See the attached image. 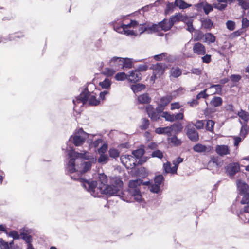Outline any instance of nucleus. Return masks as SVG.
<instances>
[{"label":"nucleus","mask_w":249,"mask_h":249,"mask_svg":"<svg viewBox=\"0 0 249 249\" xmlns=\"http://www.w3.org/2000/svg\"><path fill=\"white\" fill-rule=\"evenodd\" d=\"M89 89H95V85L93 83H89L85 86L79 95L72 101L74 105V109L75 106L80 103L82 104V106L88 101L90 106H97L100 104V101L96 99V94L93 91H90Z\"/></svg>","instance_id":"obj_1"},{"label":"nucleus","mask_w":249,"mask_h":249,"mask_svg":"<svg viewBox=\"0 0 249 249\" xmlns=\"http://www.w3.org/2000/svg\"><path fill=\"white\" fill-rule=\"evenodd\" d=\"M92 163L90 161H84L81 164L82 166V170L77 175L71 176V178L74 180L79 181L81 183L82 186L91 195L96 196L95 190L97 185V181L86 179L82 177V174L86 173L91 169Z\"/></svg>","instance_id":"obj_2"},{"label":"nucleus","mask_w":249,"mask_h":249,"mask_svg":"<svg viewBox=\"0 0 249 249\" xmlns=\"http://www.w3.org/2000/svg\"><path fill=\"white\" fill-rule=\"evenodd\" d=\"M142 185H149V181L143 182L141 179L131 180L129 182L128 189L125 191L123 194L128 196L132 197L137 202L140 203L142 201L140 187Z\"/></svg>","instance_id":"obj_3"},{"label":"nucleus","mask_w":249,"mask_h":249,"mask_svg":"<svg viewBox=\"0 0 249 249\" xmlns=\"http://www.w3.org/2000/svg\"><path fill=\"white\" fill-rule=\"evenodd\" d=\"M124 183L121 178H116L113 179L110 185H107L105 187H102L100 185L96 186L97 189L102 194H105L107 196H118L122 193L121 190L123 186Z\"/></svg>","instance_id":"obj_4"},{"label":"nucleus","mask_w":249,"mask_h":249,"mask_svg":"<svg viewBox=\"0 0 249 249\" xmlns=\"http://www.w3.org/2000/svg\"><path fill=\"white\" fill-rule=\"evenodd\" d=\"M68 155L70 158V160L67 164V174H71L76 171L75 158H79L83 160H88L89 159V156L86 155V152L82 153L76 152L73 147H70Z\"/></svg>","instance_id":"obj_5"},{"label":"nucleus","mask_w":249,"mask_h":249,"mask_svg":"<svg viewBox=\"0 0 249 249\" xmlns=\"http://www.w3.org/2000/svg\"><path fill=\"white\" fill-rule=\"evenodd\" d=\"M124 17L123 16H120L119 17H118L116 20L110 23V24L113 26L114 30L116 32L122 33L121 30L125 31V29H127L129 27H134L138 25L139 23L137 21L133 20H131L130 23L128 24L120 23L121 19H123Z\"/></svg>","instance_id":"obj_6"},{"label":"nucleus","mask_w":249,"mask_h":249,"mask_svg":"<svg viewBox=\"0 0 249 249\" xmlns=\"http://www.w3.org/2000/svg\"><path fill=\"white\" fill-rule=\"evenodd\" d=\"M87 136V134L82 128L79 129L77 133L70 137L67 144L68 145L69 143L72 142L75 146H81L85 142Z\"/></svg>","instance_id":"obj_7"},{"label":"nucleus","mask_w":249,"mask_h":249,"mask_svg":"<svg viewBox=\"0 0 249 249\" xmlns=\"http://www.w3.org/2000/svg\"><path fill=\"white\" fill-rule=\"evenodd\" d=\"M226 173L230 178H233L236 173L240 170V165L237 162H231L225 168Z\"/></svg>","instance_id":"obj_8"},{"label":"nucleus","mask_w":249,"mask_h":249,"mask_svg":"<svg viewBox=\"0 0 249 249\" xmlns=\"http://www.w3.org/2000/svg\"><path fill=\"white\" fill-rule=\"evenodd\" d=\"M168 68L167 64L164 63H157L153 64L150 67V69L153 70V72L160 77L165 72V70Z\"/></svg>","instance_id":"obj_9"},{"label":"nucleus","mask_w":249,"mask_h":249,"mask_svg":"<svg viewBox=\"0 0 249 249\" xmlns=\"http://www.w3.org/2000/svg\"><path fill=\"white\" fill-rule=\"evenodd\" d=\"M186 135L190 141L193 142H196L199 140V135L197 131L191 127L190 124H188L186 126Z\"/></svg>","instance_id":"obj_10"},{"label":"nucleus","mask_w":249,"mask_h":249,"mask_svg":"<svg viewBox=\"0 0 249 249\" xmlns=\"http://www.w3.org/2000/svg\"><path fill=\"white\" fill-rule=\"evenodd\" d=\"M122 58L113 57L109 61V65L117 71L122 69Z\"/></svg>","instance_id":"obj_11"},{"label":"nucleus","mask_w":249,"mask_h":249,"mask_svg":"<svg viewBox=\"0 0 249 249\" xmlns=\"http://www.w3.org/2000/svg\"><path fill=\"white\" fill-rule=\"evenodd\" d=\"M188 19V16L186 15H183L180 13H177L175 15L172 16L170 17L169 20L171 21V26H173L176 22L183 21L186 22Z\"/></svg>","instance_id":"obj_12"},{"label":"nucleus","mask_w":249,"mask_h":249,"mask_svg":"<svg viewBox=\"0 0 249 249\" xmlns=\"http://www.w3.org/2000/svg\"><path fill=\"white\" fill-rule=\"evenodd\" d=\"M146 111L152 120L157 121L159 119V113L154 109L152 105H148L146 107Z\"/></svg>","instance_id":"obj_13"},{"label":"nucleus","mask_w":249,"mask_h":249,"mask_svg":"<svg viewBox=\"0 0 249 249\" xmlns=\"http://www.w3.org/2000/svg\"><path fill=\"white\" fill-rule=\"evenodd\" d=\"M236 184L240 195L247 194L249 192V186L245 182L237 180Z\"/></svg>","instance_id":"obj_14"},{"label":"nucleus","mask_w":249,"mask_h":249,"mask_svg":"<svg viewBox=\"0 0 249 249\" xmlns=\"http://www.w3.org/2000/svg\"><path fill=\"white\" fill-rule=\"evenodd\" d=\"M215 152L219 156H223L230 154V150L226 145H218L215 147Z\"/></svg>","instance_id":"obj_15"},{"label":"nucleus","mask_w":249,"mask_h":249,"mask_svg":"<svg viewBox=\"0 0 249 249\" xmlns=\"http://www.w3.org/2000/svg\"><path fill=\"white\" fill-rule=\"evenodd\" d=\"M128 76V80L129 81L133 83H136L141 80L142 75L139 71L135 70L134 71H132Z\"/></svg>","instance_id":"obj_16"},{"label":"nucleus","mask_w":249,"mask_h":249,"mask_svg":"<svg viewBox=\"0 0 249 249\" xmlns=\"http://www.w3.org/2000/svg\"><path fill=\"white\" fill-rule=\"evenodd\" d=\"M193 51L198 55H204L206 53L205 48L201 43L197 42L194 44Z\"/></svg>","instance_id":"obj_17"},{"label":"nucleus","mask_w":249,"mask_h":249,"mask_svg":"<svg viewBox=\"0 0 249 249\" xmlns=\"http://www.w3.org/2000/svg\"><path fill=\"white\" fill-rule=\"evenodd\" d=\"M154 58L156 61H160L163 59L169 62L171 59V56L168 55L167 53H162L160 54L155 55L154 56Z\"/></svg>","instance_id":"obj_18"},{"label":"nucleus","mask_w":249,"mask_h":249,"mask_svg":"<svg viewBox=\"0 0 249 249\" xmlns=\"http://www.w3.org/2000/svg\"><path fill=\"white\" fill-rule=\"evenodd\" d=\"M159 24L160 28L165 32L169 30L173 27V26L171 25L170 20H167L165 19L159 22Z\"/></svg>","instance_id":"obj_19"},{"label":"nucleus","mask_w":249,"mask_h":249,"mask_svg":"<svg viewBox=\"0 0 249 249\" xmlns=\"http://www.w3.org/2000/svg\"><path fill=\"white\" fill-rule=\"evenodd\" d=\"M151 101L148 93H144L138 97V101L140 104H149Z\"/></svg>","instance_id":"obj_20"},{"label":"nucleus","mask_w":249,"mask_h":249,"mask_svg":"<svg viewBox=\"0 0 249 249\" xmlns=\"http://www.w3.org/2000/svg\"><path fill=\"white\" fill-rule=\"evenodd\" d=\"M130 161L128 162L127 164L129 165L128 166L125 165V167L127 169H132L136 166H137L140 165H142L143 163L145 161H142L141 160H137L134 157V160H130Z\"/></svg>","instance_id":"obj_21"},{"label":"nucleus","mask_w":249,"mask_h":249,"mask_svg":"<svg viewBox=\"0 0 249 249\" xmlns=\"http://www.w3.org/2000/svg\"><path fill=\"white\" fill-rule=\"evenodd\" d=\"M155 132L159 134H167L168 136H171V129L169 126L165 127H159L156 128Z\"/></svg>","instance_id":"obj_22"},{"label":"nucleus","mask_w":249,"mask_h":249,"mask_svg":"<svg viewBox=\"0 0 249 249\" xmlns=\"http://www.w3.org/2000/svg\"><path fill=\"white\" fill-rule=\"evenodd\" d=\"M201 27L208 30H210L213 25L212 20L209 18L201 20Z\"/></svg>","instance_id":"obj_23"},{"label":"nucleus","mask_w":249,"mask_h":249,"mask_svg":"<svg viewBox=\"0 0 249 249\" xmlns=\"http://www.w3.org/2000/svg\"><path fill=\"white\" fill-rule=\"evenodd\" d=\"M223 100L220 97L214 96L210 102L211 105L214 107H219L222 105Z\"/></svg>","instance_id":"obj_24"},{"label":"nucleus","mask_w":249,"mask_h":249,"mask_svg":"<svg viewBox=\"0 0 249 249\" xmlns=\"http://www.w3.org/2000/svg\"><path fill=\"white\" fill-rule=\"evenodd\" d=\"M211 163L215 164L217 167H220L222 166L223 161L218 156H213L211 157L209 164H210Z\"/></svg>","instance_id":"obj_25"},{"label":"nucleus","mask_w":249,"mask_h":249,"mask_svg":"<svg viewBox=\"0 0 249 249\" xmlns=\"http://www.w3.org/2000/svg\"><path fill=\"white\" fill-rule=\"evenodd\" d=\"M231 211L233 213L237 214L239 217L242 215V209H239V204L236 201L231 206Z\"/></svg>","instance_id":"obj_26"},{"label":"nucleus","mask_w":249,"mask_h":249,"mask_svg":"<svg viewBox=\"0 0 249 249\" xmlns=\"http://www.w3.org/2000/svg\"><path fill=\"white\" fill-rule=\"evenodd\" d=\"M170 76L174 78H178L182 74V71L178 67H172L170 71Z\"/></svg>","instance_id":"obj_27"},{"label":"nucleus","mask_w":249,"mask_h":249,"mask_svg":"<svg viewBox=\"0 0 249 249\" xmlns=\"http://www.w3.org/2000/svg\"><path fill=\"white\" fill-rule=\"evenodd\" d=\"M108 181L107 176L104 173L99 174V185L102 187H105L107 185Z\"/></svg>","instance_id":"obj_28"},{"label":"nucleus","mask_w":249,"mask_h":249,"mask_svg":"<svg viewBox=\"0 0 249 249\" xmlns=\"http://www.w3.org/2000/svg\"><path fill=\"white\" fill-rule=\"evenodd\" d=\"M120 160L121 163L125 167V165H129L127 164L130 160H134V157L129 155H122L120 157Z\"/></svg>","instance_id":"obj_29"},{"label":"nucleus","mask_w":249,"mask_h":249,"mask_svg":"<svg viewBox=\"0 0 249 249\" xmlns=\"http://www.w3.org/2000/svg\"><path fill=\"white\" fill-rule=\"evenodd\" d=\"M122 69L124 68L130 69L133 65V62L131 59L128 58H122Z\"/></svg>","instance_id":"obj_30"},{"label":"nucleus","mask_w":249,"mask_h":249,"mask_svg":"<svg viewBox=\"0 0 249 249\" xmlns=\"http://www.w3.org/2000/svg\"><path fill=\"white\" fill-rule=\"evenodd\" d=\"M175 5L181 9H184L191 6V4L186 3L182 0H175Z\"/></svg>","instance_id":"obj_31"},{"label":"nucleus","mask_w":249,"mask_h":249,"mask_svg":"<svg viewBox=\"0 0 249 249\" xmlns=\"http://www.w3.org/2000/svg\"><path fill=\"white\" fill-rule=\"evenodd\" d=\"M133 156L135 159L140 160V158L142 157L145 153V150L143 148H139L135 150H133L132 152Z\"/></svg>","instance_id":"obj_32"},{"label":"nucleus","mask_w":249,"mask_h":249,"mask_svg":"<svg viewBox=\"0 0 249 249\" xmlns=\"http://www.w3.org/2000/svg\"><path fill=\"white\" fill-rule=\"evenodd\" d=\"M200 5H203V9L204 13L208 15L210 12L212 11L213 9V5L207 3V2H202Z\"/></svg>","instance_id":"obj_33"},{"label":"nucleus","mask_w":249,"mask_h":249,"mask_svg":"<svg viewBox=\"0 0 249 249\" xmlns=\"http://www.w3.org/2000/svg\"><path fill=\"white\" fill-rule=\"evenodd\" d=\"M194 151L198 153H202L206 152L207 150V147L200 143H197L195 145L193 148Z\"/></svg>","instance_id":"obj_34"},{"label":"nucleus","mask_w":249,"mask_h":249,"mask_svg":"<svg viewBox=\"0 0 249 249\" xmlns=\"http://www.w3.org/2000/svg\"><path fill=\"white\" fill-rule=\"evenodd\" d=\"M168 141L176 146H179L182 143L181 140L178 139L176 135H173L171 138H168Z\"/></svg>","instance_id":"obj_35"},{"label":"nucleus","mask_w":249,"mask_h":249,"mask_svg":"<svg viewBox=\"0 0 249 249\" xmlns=\"http://www.w3.org/2000/svg\"><path fill=\"white\" fill-rule=\"evenodd\" d=\"M205 42L208 44L214 43L215 41V36L211 33H207L204 35Z\"/></svg>","instance_id":"obj_36"},{"label":"nucleus","mask_w":249,"mask_h":249,"mask_svg":"<svg viewBox=\"0 0 249 249\" xmlns=\"http://www.w3.org/2000/svg\"><path fill=\"white\" fill-rule=\"evenodd\" d=\"M111 85V81L107 78H105L104 81L99 83V85L102 87V88L106 89H109L110 88Z\"/></svg>","instance_id":"obj_37"},{"label":"nucleus","mask_w":249,"mask_h":249,"mask_svg":"<svg viewBox=\"0 0 249 249\" xmlns=\"http://www.w3.org/2000/svg\"><path fill=\"white\" fill-rule=\"evenodd\" d=\"M169 127H171V132L173 131H174L176 132H181L182 129H183V126L180 123H174L173 124L171 125L170 126H169Z\"/></svg>","instance_id":"obj_38"},{"label":"nucleus","mask_w":249,"mask_h":249,"mask_svg":"<svg viewBox=\"0 0 249 249\" xmlns=\"http://www.w3.org/2000/svg\"><path fill=\"white\" fill-rule=\"evenodd\" d=\"M145 88V86L142 84H137L132 85L131 89L134 93H137L140 91L142 90Z\"/></svg>","instance_id":"obj_39"},{"label":"nucleus","mask_w":249,"mask_h":249,"mask_svg":"<svg viewBox=\"0 0 249 249\" xmlns=\"http://www.w3.org/2000/svg\"><path fill=\"white\" fill-rule=\"evenodd\" d=\"M20 236L21 238L24 240L28 245L32 244V236L31 235L23 232L20 233Z\"/></svg>","instance_id":"obj_40"},{"label":"nucleus","mask_w":249,"mask_h":249,"mask_svg":"<svg viewBox=\"0 0 249 249\" xmlns=\"http://www.w3.org/2000/svg\"><path fill=\"white\" fill-rule=\"evenodd\" d=\"M108 154L110 157L116 159L120 156V152L118 149L114 148H110L108 151Z\"/></svg>","instance_id":"obj_41"},{"label":"nucleus","mask_w":249,"mask_h":249,"mask_svg":"<svg viewBox=\"0 0 249 249\" xmlns=\"http://www.w3.org/2000/svg\"><path fill=\"white\" fill-rule=\"evenodd\" d=\"M247 123H245L243 125H242V126L241 128L240 135V136L243 138V139H244L246 137V135L249 132V128L247 129Z\"/></svg>","instance_id":"obj_42"},{"label":"nucleus","mask_w":249,"mask_h":249,"mask_svg":"<svg viewBox=\"0 0 249 249\" xmlns=\"http://www.w3.org/2000/svg\"><path fill=\"white\" fill-rule=\"evenodd\" d=\"M161 117L164 118L166 121L173 122L174 121V115L171 114L167 111L163 112Z\"/></svg>","instance_id":"obj_43"},{"label":"nucleus","mask_w":249,"mask_h":249,"mask_svg":"<svg viewBox=\"0 0 249 249\" xmlns=\"http://www.w3.org/2000/svg\"><path fill=\"white\" fill-rule=\"evenodd\" d=\"M172 100V97L171 96H166L162 97L160 99V102L161 105L166 107Z\"/></svg>","instance_id":"obj_44"},{"label":"nucleus","mask_w":249,"mask_h":249,"mask_svg":"<svg viewBox=\"0 0 249 249\" xmlns=\"http://www.w3.org/2000/svg\"><path fill=\"white\" fill-rule=\"evenodd\" d=\"M184 22L187 26V28L186 30L191 33H193L195 30V29L193 25V20L191 19H189L188 18V19L187 20H186V22Z\"/></svg>","instance_id":"obj_45"},{"label":"nucleus","mask_w":249,"mask_h":249,"mask_svg":"<svg viewBox=\"0 0 249 249\" xmlns=\"http://www.w3.org/2000/svg\"><path fill=\"white\" fill-rule=\"evenodd\" d=\"M239 117L243 120L245 122L244 124L247 123L249 120V113L245 111H242L238 113Z\"/></svg>","instance_id":"obj_46"},{"label":"nucleus","mask_w":249,"mask_h":249,"mask_svg":"<svg viewBox=\"0 0 249 249\" xmlns=\"http://www.w3.org/2000/svg\"><path fill=\"white\" fill-rule=\"evenodd\" d=\"M109 158L107 155L101 154L100 156L98 159V162L100 164H106L108 161Z\"/></svg>","instance_id":"obj_47"},{"label":"nucleus","mask_w":249,"mask_h":249,"mask_svg":"<svg viewBox=\"0 0 249 249\" xmlns=\"http://www.w3.org/2000/svg\"><path fill=\"white\" fill-rule=\"evenodd\" d=\"M7 235L13 238L14 240H18L20 238V234L19 235L18 232L15 230H12L10 232H8V234Z\"/></svg>","instance_id":"obj_48"},{"label":"nucleus","mask_w":249,"mask_h":249,"mask_svg":"<svg viewBox=\"0 0 249 249\" xmlns=\"http://www.w3.org/2000/svg\"><path fill=\"white\" fill-rule=\"evenodd\" d=\"M164 180V178L162 175H159L156 176L154 178L155 184H157L160 186V185L163 183Z\"/></svg>","instance_id":"obj_49"},{"label":"nucleus","mask_w":249,"mask_h":249,"mask_svg":"<svg viewBox=\"0 0 249 249\" xmlns=\"http://www.w3.org/2000/svg\"><path fill=\"white\" fill-rule=\"evenodd\" d=\"M214 122L212 120H209L207 121L206 125V129L209 131H213V126Z\"/></svg>","instance_id":"obj_50"},{"label":"nucleus","mask_w":249,"mask_h":249,"mask_svg":"<svg viewBox=\"0 0 249 249\" xmlns=\"http://www.w3.org/2000/svg\"><path fill=\"white\" fill-rule=\"evenodd\" d=\"M127 78V75L124 72H119L116 74L115 79L117 81H123Z\"/></svg>","instance_id":"obj_51"},{"label":"nucleus","mask_w":249,"mask_h":249,"mask_svg":"<svg viewBox=\"0 0 249 249\" xmlns=\"http://www.w3.org/2000/svg\"><path fill=\"white\" fill-rule=\"evenodd\" d=\"M239 4L244 9H249V0H239Z\"/></svg>","instance_id":"obj_52"},{"label":"nucleus","mask_w":249,"mask_h":249,"mask_svg":"<svg viewBox=\"0 0 249 249\" xmlns=\"http://www.w3.org/2000/svg\"><path fill=\"white\" fill-rule=\"evenodd\" d=\"M116 71H117L116 70L113 69L112 68H106L105 69V71H104V74L106 75L110 76L113 75L116 72Z\"/></svg>","instance_id":"obj_53"},{"label":"nucleus","mask_w":249,"mask_h":249,"mask_svg":"<svg viewBox=\"0 0 249 249\" xmlns=\"http://www.w3.org/2000/svg\"><path fill=\"white\" fill-rule=\"evenodd\" d=\"M151 156L152 157H156L158 158L159 159H161L163 157V153L160 150H156L154 151L152 154Z\"/></svg>","instance_id":"obj_54"},{"label":"nucleus","mask_w":249,"mask_h":249,"mask_svg":"<svg viewBox=\"0 0 249 249\" xmlns=\"http://www.w3.org/2000/svg\"><path fill=\"white\" fill-rule=\"evenodd\" d=\"M160 186L153 184L150 186V190L152 193L158 194L160 191Z\"/></svg>","instance_id":"obj_55"},{"label":"nucleus","mask_w":249,"mask_h":249,"mask_svg":"<svg viewBox=\"0 0 249 249\" xmlns=\"http://www.w3.org/2000/svg\"><path fill=\"white\" fill-rule=\"evenodd\" d=\"M149 125V121L146 118L142 119V124L141 125L140 128L142 130L147 129Z\"/></svg>","instance_id":"obj_56"},{"label":"nucleus","mask_w":249,"mask_h":249,"mask_svg":"<svg viewBox=\"0 0 249 249\" xmlns=\"http://www.w3.org/2000/svg\"><path fill=\"white\" fill-rule=\"evenodd\" d=\"M160 27L159 24H154L150 27H148V34H151L152 32H157L159 30Z\"/></svg>","instance_id":"obj_57"},{"label":"nucleus","mask_w":249,"mask_h":249,"mask_svg":"<svg viewBox=\"0 0 249 249\" xmlns=\"http://www.w3.org/2000/svg\"><path fill=\"white\" fill-rule=\"evenodd\" d=\"M176 5H175V3L173 4V3H170L168 2V3L167 4L165 9V13L166 14H169L170 13L172 12Z\"/></svg>","instance_id":"obj_58"},{"label":"nucleus","mask_w":249,"mask_h":249,"mask_svg":"<svg viewBox=\"0 0 249 249\" xmlns=\"http://www.w3.org/2000/svg\"><path fill=\"white\" fill-rule=\"evenodd\" d=\"M23 36L21 33H16L9 36L8 40L9 41L14 40L16 38H20Z\"/></svg>","instance_id":"obj_59"},{"label":"nucleus","mask_w":249,"mask_h":249,"mask_svg":"<svg viewBox=\"0 0 249 249\" xmlns=\"http://www.w3.org/2000/svg\"><path fill=\"white\" fill-rule=\"evenodd\" d=\"M214 8L217 9L220 11H222L224 10L225 8L227 7V4L226 3L221 4V3H214L213 4Z\"/></svg>","instance_id":"obj_60"},{"label":"nucleus","mask_w":249,"mask_h":249,"mask_svg":"<svg viewBox=\"0 0 249 249\" xmlns=\"http://www.w3.org/2000/svg\"><path fill=\"white\" fill-rule=\"evenodd\" d=\"M148 66L146 64H140L135 69L136 71L141 72L145 71L148 69Z\"/></svg>","instance_id":"obj_61"},{"label":"nucleus","mask_w":249,"mask_h":249,"mask_svg":"<svg viewBox=\"0 0 249 249\" xmlns=\"http://www.w3.org/2000/svg\"><path fill=\"white\" fill-rule=\"evenodd\" d=\"M195 40H199L204 36L203 33L200 30H196L195 33Z\"/></svg>","instance_id":"obj_62"},{"label":"nucleus","mask_w":249,"mask_h":249,"mask_svg":"<svg viewBox=\"0 0 249 249\" xmlns=\"http://www.w3.org/2000/svg\"><path fill=\"white\" fill-rule=\"evenodd\" d=\"M207 89H205L203 90V91H201L200 93H199L196 95V98L197 100H199L201 98H206L208 95L206 93Z\"/></svg>","instance_id":"obj_63"},{"label":"nucleus","mask_w":249,"mask_h":249,"mask_svg":"<svg viewBox=\"0 0 249 249\" xmlns=\"http://www.w3.org/2000/svg\"><path fill=\"white\" fill-rule=\"evenodd\" d=\"M0 247L1 249H8V243L5 241L2 238H0Z\"/></svg>","instance_id":"obj_64"}]
</instances>
